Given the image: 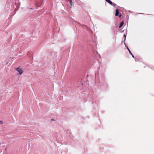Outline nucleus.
Returning a JSON list of instances; mask_svg holds the SVG:
<instances>
[{"label":"nucleus","mask_w":154,"mask_h":154,"mask_svg":"<svg viewBox=\"0 0 154 154\" xmlns=\"http://www.w3.org/2000/svg\"><path fill=\"white\" fill-rule=\"evenodd\" d=\"M16 70L19 72L20 75H21L23 72V70L19 67L16 68Z\"/></svg>","instance_id":"nucleus-1"},{"label":"nucleus","mask_w":154,"mask_h":154,"mask_svg":"<svg viewBox=\"0 0 154 154\" xmlns=\"http://www.w3.org/2000/svg\"><path fill=\"white\" fill-rule=\"evenodd\" d=\"M108 3H109V4L112 5H113L114 6V5H113L112 2H111L110 0H105Z\"/></svg>","instance_id":"nucleus-2"},{"label":"nucleus","mask_w":154,"mask_h":154,"mask_svg":"<svg viewBox=\"0 0 154 154\" xmlns=\"http://www.w3.org/2000/svg\"><path fill=\"white\" fill-rule=\"evenodd\" d=\"M119 11H118V9H117L116 10V14L115 15L116 16H117L119 15Z\"/></svg>","instance_id":"nucleus-3"},{"label":"nucleus","mask_w":154,"mask_h":154,"mask_svg":"<svg viewBox=\"0 0 154 154\" xmlns=\"http://www.w3.org/2000/svg\"><path fill=\"white\" fill-rule=\"evenodd\" d=\"M127 49L129 51V53L131 54V55H132V57H133V58H134V56L131 53V51H130V50L127 47Z\"/></svg>","instance_id":"nucleus-4"},{"label":"nucleus","mask_w":154,"mask_h":154,"mask_svg":"<svg viewBox=\"0 0 154 154\" xmlns=\"http://www.w3.org/2000/svg\"><path fill=\"white\" fill-rule=\"evenodd\" d=\"M123 24H124L123 22H121L120 23V25H119V28H120L122 26V25H123Z\"/></svg>","instance_id":"nucleus-5"},{"label":"nucleus","mask_w":154,"mask_h":154,"mask_svg":"<svg viewBox=\"0 0 154 154\" xmlns=\"http://www.w3.org/2000/svg\"><path fill=\"white\" fill-rule=\"evenodd\" d=\"M4 123V122L2 121H0V125H2Z\"/></svg>","instance_id":"nucleus-6"},{"label":"nucleus","mask_w":154,"mask_h":154,"mask_svg":"<svg viewBox=\"0 0 154 154\" xmlns=\"http://www.w3.org/2000/svg\"><path fill=\"white\" fill-rule=\"evenodd\" d=\"M70 4L72 5V1H71V0H70V2H69Z\"/></svg>","instance_id":"nucleus-7"},{"label":"nucleus","mask_w":154,"mask_h":154,"mask_svg":"<svg viewBox=\"0 0 154 154\" xmlns=\"http://www.w3.org/2000/svg\"><path fill=\"white\" fill-rule=\"evenodd\" d=\"M124 36L125 37V38H126V36L125 34H124Z\"/></svg>","instance_id":"nucleus-8"},{"label":"nucleus","mask_w":154,"mask_h":154,"mask_svg":"<svg viewBox=\"0 0 154 154\" xmlns=\"http://www.w3.org/2000/svg\"><path fill=\"white\" fill-rule=\"evenodd\" d=\"M51 121H55V120L54 119H51Z\"/></svg>","instance_id":"nucleus-9"},{"label":"nucleus","mask_w":154,"mask_h":154,"mask_svg":"<svg viewBox=\"0 0 154 154\" xmlns=\"http://www.w3.org/2000/svg\"><path fill=\"white\" fill-rule=\"evenodd\" d=\"M119 17H121V15H119Z\"/></svg>","instance_id":"nucleus-10"}]
</instances>
